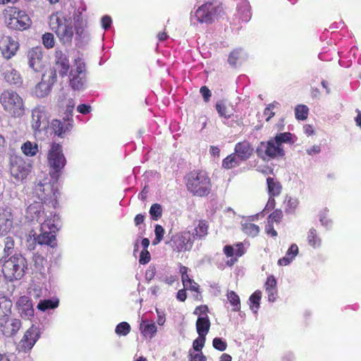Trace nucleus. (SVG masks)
Listing matches in <instances>:
<instances>
[{
  "instance_id": "f257e3e1",
  "label": "nucleus",
  "mask_w": 361,
  "mask_h": 361,
  "mask_svg": "<svg viewBox=\"0 0 361 361\" xmlns=\"http://www.w3.org/2000/svg\"><path fill=\"white\" fill-rule=\"evenodd\" d=\"M49 27L63 44L71 45L74 36L71 16L61 11H56L49 16Z\"/></svg>"
},
{
  "instance_id": "f03ea898",
  "label": "nucleus",
  "mask_w": 361,
  "mask_h": 361,
  "mask_svg": "<svg viewBox=\"0 0 361 361\" xmlns=\"http://www.w3.org/2000/svg\"><path fill=\"white\" fill-rule=\"evenodd\" d=\"M187 190L193 195L207 197L212 190V181L205 171L195 169L189 172L185 178Z\"/></svg>"
},
{
  "instance_id": "7ed1b4c3",
  "label": "nucleus",
  "mask_w": 361,
  "mask_h": 361,
  "mask_svg": "<svg viewBox=\"0 0 361 361\" xmlns=\"http://www.w3.org/2000/svg\"><path fill=\"white\" fill-rule=\"evenodd\" d=\"M225 14L221 4L206 2L199 6L193 14H191V20H196L201 24L211 25Z\"/></svg>"
},
{
  "instance_id": "20e7f679",
  "label": "nucleus",
  "mask_w": 361,
  "mask_h": 361,
  "mask_svg": "<svg viewBox=\"0 0 361 361\" xmlns=\"http://www.w3.org/2000/svg\"><path fill=\"white\" fill-rule=\"evenodd\" d=\"M0 103L4 110L12 117H21L25 114L24 101L14 90H4L0 94Z\"/></svg>"
},
{
  "instance_id": "39448f33",
  "label": "nucleus",
  "mask_w": 361,
  "mask_h": 361,
  "mask_svg": "<svg viewBox=\"0 0 361 361\" xmlns=\"http://www.w3.org/2000/svg\"><path fill=\"white\" fill-rule=\"evenodd\" d=\"M4 18L7 27L16 30H25L29 28L32 21L25 11L16 6H8L4 10Z\"/></svg>"
},
{
  "instance_id": "423d86ee",
  "label": "nucleus",
  "mask_w": 361,
  "mask_h": 361,
  "mask_svg": "<svg viewBox=\"0 0 361 361\" xmlns=\"http://www.w3.org/2000/svg\"><path fill=\"white\" fill-rule=\"evenodd\" d=\"M48 164L51 168L49 175L54 183H56L61 171L66 164V159L63 154L62 146L56 142H52L47 155Z\"/></svg>"
},
{
  "instance_id": "0eeeda50",
  "label": "nucleus",
  "mask_w": 361,
  "mask_h": 361,
  "mask_svg": "<svg viewBox=\"0 0 361 361\" xmlns=\"http://www.w3.org/2000/svg\"><path fill=\"white\" fill-rule=\"evenodd\" d=\"M26 269L25 258L20 255H14L4 261L1 271L6 279L13 281L21 279Z\"/></svg>"
},
{
  "instance_id": "6e6552de",
  "label": "nucleus",
  "mask_w": 361,
  "mask_h": 361,
  "mask_svg": "<svg viewBox=\"0 0 361 361\" xmlns=\"http://www.w3.org/2000/svg\"><path fill=\"white\" fill-rule=\"evenodd\" d=\"M86 75L85 63L80 57L75 59L74 66L69 73V85L73 90H82L85 87Z\"/></svg>"
},
{
  "instance_id": "1a4fd4ad",
  "label": "nucleus",
  "mask_w": 361,
  "mask_h": 361,
  "mask_svg": "<svg viewBox=\"0 0 361 361\" xmlns=\"http://www.w3.org/2000/svg\"><path fill=\"white\" fill-rule=\"evenodd\" d=\"M57 228L51 219H46L40 227L41 233L35 238V241L39 245H47L52 247L56 245V231Z\"/></svg>"
},
{
  "instance_id": "9d476101",
  "label": "nucleus",
  "mask_w": 361,
  "mask_h": 361,
  "mask_svg": "<svg viewBox=\"0 0 361 361\" xmlns=\"http://www.w3.org/2000/svg\"><path fill=\"white\" fill-rule=\"evenodd\" d=\"M258 157L265 159L266 158L274 159L277 157L284 156V150L270 138L267 142H261L257 148Z\"/></svg>"
},
{
  "instance_id": "9b49d317",
  "label": "nucleus",
  "mask_w": 361,
  "mask_h": 361,
  "mask_svg": "<svg viewBox=\"0 0 361 361\" xmlns=\"http://www.w3.org/2000/svg\"><path fill=\"white\" fill-rule=\"evenodd\" d=\"M194 241L190 231H183L177 233L171 237V245L176 252H186L192 249Z\"/></svg>"
},
{
  "instance_id": "f8f14e48",
  "label": "nucleus",
  "mask_w": 361,
  "mask_h": 361,
  "mask_svg": "<svg viewBox=\"0 0 361 361\" xmlns=\"http://www.w3.org/2000/svg\"><path fill=\"white\" fill-rule=\"evenodd\" d=\"M44 52L41 47H35L27 52L29 67L35 72H40L44 68Z\"/></svg>"
},
{
  "instance_id": "ddd939ff",
  "label": "nucleus",
  "mask_w": 361,
  "mask_h": 361,
  "mask_svg": "<svg viewBox=\"0 0 361 361\" xmlns=\"http://www.w3.org/2000/svg\"><path fill=\"white\" fill-rule=\"evenodd\" d=\"M54 70L53 78H56V73H59L61 78H64L70 70L69 59L61 50H56L54 52Z\"/></svg>"
},
{
  "instance_id": "4468645a",
  "label": "nucleus",
  "mask_w": 361,
  "mask_h": 361,
  "mask_svg": "<svg viewBox=\"0 0 361 361\" xmlns=\"http://www.w3.org/2000/svg\"><path fill=\"white\" fill-rule=\"evenodd\" d=\"M21 326L20 319L7 317L0 320V334L6 337H12L17 334Z\"/></svg>"
},
{
  "instance_id": "2eb2a0df",
  "label": "nucleus",
  "mask_w": 361,
  "mask_h": 361,
  "mask_svg": "<svg viewBox=\"0 0 361 361\" xmlns=\"http://www.w3.org/2000/svg\"><path fill=\"white\" fill-rule=\"evenodd\" d=\"M19 49V43L10 36H5L0 40V50L4 58L8 60L13 57Z\"/></svg>"
},
{
  "instance_id": "dca6fc26",
  "label": "nucleus",
  "mask_w": 361,
  "mask_h": 361,
  "mask_svg": "<svg viewBox=\"0 0 361 361\" xmlns=\"http://www.w3.org/2000/svg\"><path fill=\"white\" fill-rule=\"evenodd\" d=\"M224 255L227 257H231L226 262V265L232 267L238 262V258L242 257L245 252L246 250L243 243H238L234 246L227 245L223 249Z\"/></svg>"
},
{
  "instance_id": "f3484780",
  "label": "nucleus",
  "mask_w": 361,
  "mask_h": 361,
  "mask_svg": "<svg viewBox=\"0 0 361 361\" xmlns=\"http://www.w3.org/2000/svg\"><path fill=\"white\" fill-rule=\"evenodd\" d=\"M73 126V120L71 118L63 119H54L51 123V128L54 134L63 137L68 133Z\"/></svg>"
},
{
  "instance_id": "a211bd4d",
  "label": "nucleus",
  "mask_w": 361,
  "mask_h": 361,
  "mask_svg": "<svg viewBox=\"0 0 361 361\" xmlns=\"http://www.w3.org/2000/svg\"><path fill=\"white\" fill-rule=\"evenodd\" d=\"M39 338V331L33 325L29 328L25 333L23 337L20 341V348L23 351L32 349L35 343Z\"/></svg>"
},
{
  "instance_id": "6ab92c4d",
  "label": "nucleus",
  "mask_w": 361,
  "mask_h": 361,
  "mask_svg": "<svg viewBox=\"0 0 361 361\" xmlns=\"http://www.w3.org/2000/svg\"><path fill=\"white\" fill-rule=\"evenodd\" d=\"M32 166L26 163L23 159H16L12 163L11 171L13 176L17 179L23 180L27 178L31 171Z\"/></svg>"
},
{
  "instance_id": "aec40b11",
  "label": "nucleus",
  "mask_w": 361,
  "mask_h": 361,
  "mask_svg": "<svg viewBox=\"0 0 361 361\" xmlns=\"http://www.w3.org/2000/svg\"><path fill=\"white\" fill-rule=\"evenodd\" d=\"M16 307L20 317L24 319H31L34 316V308L32 300L27 296L19 298L16 302Z\"/></svg>"
},
{
  "instance_id": "412c9836",
  "label": "nucleus",
  "mask_w": 361,
  "mask_h": 361,
  "mask_svg": "<svg viewBox=\"0 0 361 361\" xmlns=\"http://www.w3.org/2000/svg\"><path fill=\"white\" fill-rule=\"evenodd\" d=\"M254 148L247 140L239 142L235 145L234 153L240 161L248 160L252 156Z\"/></svg>"
},
{
  "instance_id": "4be33fe9",
  "label": "nucleus",
  "mask_w": 361,
  "mask_h": 361,
  "mask_svg": "<svg viewBox=\"0 0 361 361\" xmlns=\"http://www.w3.org/2000/svg\"><path fill=\"white\" fill-rule=\"evenodd\" d=\"M13 227V215L9 209L0 208V235L8 234Z\"/></svg>"
},
{
  "instance_id": "5701e85b",
  "label": "nucleus",
  "mask_w": 361,
  "mask_h": 361,
  "mask_svg": "<svg viewBox=\"0 0 361 361\" xmlns=\"http://www.w3.org/2000/svg\"><path fill=\"white\" fill-rule=\"evenodd\" d=\"M265 291L267 294V298L269 302H274L278 298L277 281L273 275L267 278L264 283Z\"/></svg>"
},
{
  "instance_id": "b1692460",
  "label": "nucleus",
  "mask_w": 361,
  "mask_h": 361,
  "mask_svg": "<svg viewBox=\"0 0 361 361\" xmlns=\"http://www.w3.org/2000/svg\"><path fill=\"white\" fill-rule=\"evenodd\" d=\"M209 224L206 219H200L195 223V228L192 233L194 240H202L208 235Z\"/></svg>"
},
{
  "instance_id": "393cba45",
  "label": "nucleus",
  "mask_w": 361,
  "mask_h": 361,
  "mask_svg": "<svg viewBox=\"0 0 361 361\" xmlns=\"http://www.w3.org/2000/svg\"><path fill=\"white\" fill-rule=\"evenodd\" d=\"M48 124L44 112L39 108L35 109L32 112V127L35 130H40V128L43 126L44 128Z\"/></svg>"
},
{
  "instance_id": "a878e982",
  "label": "nucleus",
  "mask_w": 361,
  "mask_h": 361,
  "mask_svg": "<svg viewBox=\"0 0 361 361\" xmlns=\"http://www.w3.org/2000/svg\"><path fill=\"white\" fill-rule=\"evenodd\" d=\"M44 191H49V192L42 195V200H43L44 203L48 202L52 207H56L57 204L58 190L54 189L53 185L48 183L43 185V192H44Z\"/></svg>"
},
{
  "instance_id": "bb28decb",
  "label": "nucleus",
  "mask_w": 361,
  "mask_h": 361,
  "mask_svg": "<svg viewBox=\"0 0 361 361\" xmlns=\"http://www.w3.org/2000/svg\"><path fill=\"white\" fill-rule=\"evenodd\" d=\"M4 78L11 85H19L22 83V78L20 73L11 66H8L3 73Z\"/></svg>"
},
{
  "instance_id": "cd10ccee",
  "label": "nucleus",
  "mask_w": 361,
  "mask_h": 361,
  "mask_svg": "<svg viewBox=\"0 0 361 361\" xmlns=\"http://www.w3.org/2000/svg\"><path fill=\"white\" fill-rule=\"evenodd\" d=\"M210 321L207 315L199 317L196 321V329L200 336H206L210 329Z\"/></svg>"
},
{
  "instance_id": "c85d7f7f",
  "label": "nucleus",
  "mask_w": 361,
  "mask_h": 361,
  "mask_svg": "<svg viewBox=\"0 0 361 361\" xmlns=\"http://www.w3.org/2000/svg\"><path fill=\"white\" fill-rule=\"evenodd\" d=\"M220 117L230 118L234 114L235 111L232 105L227 104L224 101L218 102L215 105Z\"/></svg>"
},
{
  "instance_id": "c756f323",
  "label": "nucleus",
  "mask_w": 361,
  "mask_h": 361,
  "mask_svg": "<svg viewBox=\"0 0 361 361\" xmlns=\"http://www.w3.org/2000/svg\"><path fill=\"white\" fill-rule=\"evenodd\" d=\"M298 251V245L295 243L292 244L289 249L287 250L286 255L278 260L279 265L286 266L289 264L297 256Z\"/></svg>"
},
{
  "instance_id": "7c9ffc66",
  "label": "nucleus",
  "mask_w": 361,
  "mask_h": 361,
  "mask_svg": "<svg viewBox=\"0 0 361 361\" xmlns=\"http://www.w3.org/2000/svg\"><path fill=\"white\" fill-rule=\"evenodd\" d=\"M241 229L245 234L251 237H256L260 231L259 226L252 223L250 219L241 223Z\"/></svg>"
},
{
  "instance_id": "2f4dec72",
  "label": "nucleus",
  "mask_w": 361,
  "mask_h": 361,
  "mask_svg": "<svg viewBox=\"0 0 361 361\" xmlns=\"http://www.w3.org/2000/svg\"><path fill=\"white\" fill-rule=\"evenodd\" d=\"M267 183L269 196L276 197L281 194L282 185L279 181L276 180L274 178L268 177L267 178Z\"/></svg>"
},
{
  "instance_id": "473e14b6",
  "label": "nucleus",
  "mask_w": 361,
  "mask_h": 361,
  "mask_svg": "<svg viewBox=\"0 0 361 361\" xmlns=\"http://www.w3.org/2000/svg\"><path fill=\"white\" fill-rule=\"evenodd\" d=\"M51 85L42 80L36 85L34 89V93L37 97L44 98L51 92Z\"/></svg>"
},
{
  "instance_id": "72a5a7b5",
  "label": "nucleus",
  "mask_w": 361,
  "mask_h": 361,
  "mask_svg": "<svg viewBox=\"0 0 361 361\" xmlns=\"http://www.w3.org/2000/svg\"><path fill=\"white\" fill-rule=\"evenodd\" d=\"M140 329L145 337L149 338H153L157 331V328L154 322H152L150 323H147L145 321H142L140 324Z\"/></svg>"
},
{
  "instance_id": "f704fd0d",
  "label": "nucleus",
  "mask_w": 361,
  "mask_h": 361,
  "mask_svg": "<svg viewBox=\"0 0 361 361\" xmlns=\"http://www.w3.org/2000/svg\"><path fill=\"white\" fill-rule=\"evenodd\" d=\"M238 13L240 19L248 21L250 19V6L246 0H241L238 4Z\"/></svg>"
},
{
  "instance_id": "c9c22d12",
  "label": "nucleus",
  "mask_w": 361,
  "mask_h": 361,
  "mask_svg": "<svg viewBox=\"0 0 361 361\" xmlns=\"http://www.w3.org/2000/svg\"><path fill=\"white\" fill-rule=\"evenodd\" d=\"M20 149L23 153L27 157H34L39 152L38 145L36 142L29 140L24 142Z\"/></svg>"
},
{
  "instance_id": "e433bc0d",
  "label": "nucleus",
  "mask_w": 361,
  "mask_h": 361,
  "mask_svg": "<svg viewBox=\"0 0 361 361\" xmlns=\"http://www.w3.org/2000/svg\"><path fill=\"white\" fill-rule=\"evenodd\" d=\"M262 299V291L259 290H255L249 298V305L251 310L257 313L259 307L260 301Z\"/></svg>"
},
{
  "instance_id": "4c0bfd02",
  "label": "nucleus",
  "mask_w": 361,
  "mask_h": 361,
  "mask_svg": "<svg viewBox=\"0 0 361 361\" xmlns=\"http://www.w3.org/2000/svg\"><path fill=\"white\" fill-rule=\"evenodd\" d=\"M271 138L274 140V142L280 147H282V144L283 143L291 145L294 142L293 135L289 132L278 133L274 137Z\"/></svg>"
},
{
  "instance_id": "58836bf2",
  "label": "nucleus",
  "mask_w": 361,
  "mask_h": 361,
  "mask_svg": "<svg viewBox=\"0 0 361 361\" xmlns=\"http://www.w3.org/2000/svg\"><path fill=\"white\" fill-rule=\"evenodd\" d=\"M12 304L11 300L4 298L0 299V320L10 317Z\"/></svg>"
},
{
  "instance_id": "ea45409f",
  "label": "nucleus",
  "mask_w": 361,
  "mask_h": 361,
  "mask_svg": "<svg viewBox=\"0 0 361 361\" xmlns=\"http://www.w3.org/2000/svg\"><path fill=\"white\" fill-rule=\"evenodd\" d=\"M227 299L232 305V310L238 312L240 310V300L238 295L233 290H228L226 293Z\"/></svg>"
},
{
  "instance_id": "a19ab883",
  "label": "nucleus",
  "mask_w": 361,
  "mask_h": 361,
  "mask_svg": "<svg viewBox=\"0 0 361 361\" xmlns=\"http://www.w3.org/2000/svg\"><path fill=\"white\" fill-rule=\"evenodd\" d=\"M239 159L235 153H232L227 156L222 161V167L226 169H231L239 166Z\"/></svg>"
},
{
  "instance_id": "79ce46f5",
  "label": "nucleus",
  "mask_w": 361,
  "mask_h": 361,
  "mask_svg": "<svg viewBox=\"0 0 361 361\" xmlns=\"http://www.w3.org/2000/svg\"><path fill=\"white\" fill-rule=\"evenodd\" d=\"M59 301L58 299L56 300H42L39 302L37 307L39 310L44 312L47 310H51L56 308L59 306Z\"/></svg>"
},
{
  "instance_id": "37998d69",
  "label": "nucleus",
  "mask_w": 361,
  "mask_h": 361,
  "mask_svg": "<svg viewBox=\"0 0 361 361\" xmlns=\"http://www.w3.org/2000/svg\"><path fill=\"white\" fill-rule=\"evenodd\" d=\"M308 243L310 246L315 248L321 245L322 240L318 237L317 232L315 228H312L310 229L307 237Z\"/></svg>"
},
{
  "instance_id": "c03bdc74",
  "label": "nucleus",
  "mask_w": 361,
  "mask_h": 361,
  "mask_svg": "<svg viewBox=\"0 0 361 361\" xmlns=\"http://www.w3.org/2000/svg\"><path fill=\"white\" fill-rule=\"evenodd\" d=\"M309 114V108L305 104H298L295 108V116L298 121H305Z\"/></svg>"
},
{
  "instance_id": "a18cd8bd",
  "label": "nucleus",
  "mask_w": 361,
  "mask_h": 361,
  "mask_svg": "<svg viewBox=\"0 0 361 361\" xmlns=\"http://www.w3.org/2000/svg\"><path fill=\"white\" fill-rule=\"evenodd\" d=\"M27 212L32 215V218H36L38 220L40 213L43 212L42 204L39 202H35L28 206Z\"/></svg>"
},
{
  "instance_id": "49530a36",
  "label": "nucleus",
  "mask_w": 361,
  "mask_h": 361,
  "mask_svg": "<svg viewBox=\"0 0 361 361\" xmlns=\"http://www.w3.org/2000/svg\"><path fill=\"white\" fill-rule=\"evenodd\" d=\"M42 41L44 47L47 49H51L55 46V38L52 33L45 32L42 35Z\"/></svg>"
},
{
  "instance_id": "de8ad7c7",
  "label": "nucleus",
  "mask_w": 361,
  "mask_h": 361,
  "mask_svg": "<svg viewBox=\"0 0 361 361\" xmlns=\"http://www.w3.org/2000/svg\"><path fill=\"white\" fill-rule=\"evenodd\" d=\"M86 27V23L82 20V18L75 19L73 30L75 31V33L78 36L80 37L83 36Z\"/></svg>"
},
{
  "instance_id": "09e8293b",
  "label": "nucleus",
  "mask_w": 361,
  "mask_h": 361,
  "mask_svg": "<svg viewBox=\"0 0 361 361\" xmlns=\"http://www.w3.org/2000/svg\"><path fill=\"white\" fill-rule=\"evenodd\" d=\"M130 326L126 322H122L119 323L115 329V332L118 336H126L130 331Z\"/></svg>"
},
{
  "instance_id": "8fccbe9b",
  "label": "nucleus",
  "mask_w": 361,
  "mask_h": 361,
  "mask_svg": "<svg viewBox=\"0 0 361 361\" xmlns=\"http://www.w3.org/2000/svg\"><path fill=\"white\" fill-rule=\"evenodd\" d=\"M283 214L281 209L274 210L268 216L267 222L279 224L282 221Z\"/></svg>"
},
{
  "instance_id": "3c124183",
  "label": "nucleus",
  "mask_w": 361,
  "mask_h": 361,
  "mask_svg": "<svg viewBox=\"0 0 361 361\" xmlns=\"http://www.w3.org/2000/svg\"><path fill=\"white\" fill-rule=\"evenodd\" d=\"M149 214L153 220L157 221L162 215V209L159 204H153L149 209Z\"/></svg>"
},
{
  "instance_id": "603ef678",
  "label": "nucleus",
  "mask_w": 361,
  "mask_h": 361,
  "mask_svg": "<svg viewBox=\"0 0 361 361\" xmlns=\"http://www.w3.org/2000/svg\"><path fill=\"white\" fill-rule=\"evenodd\" d=\"M241 58V49H234L228 55V63L235 66L238 59Z\"/></svg>"
},
{
  "instance_id": "864d4df0",
  "label": "nucleus",
  "mask_w": 361,
  "mask_h": 361,
  "mask_svg": "<svg viewBox=\"0 0 361 361\" xmlns=\"http://www.w3.org/2000/svg\"><path fill=\"white\" fill-rule=\"evenodd\" d=\"M154 233H155V238L153 240V244L157 245L159 243H160L161 241V240L163 239L164 235L165 233V230L163 228V226H161V225H156L155 229H154Z\"/></svg>"
},
{
  "instance_id": "5fc2aeb1",
  "label": "nucleus",
  "mask_w": 361,
  "mask_h": 361,
  "mask_svg": "<svg viewBox=\"0 0 361 361\" xmlns=\"http://www.w3.org/2000/svg\"><path fill=\"white\" fill-rule=\"evenodd\" d=\"M279 103H271L268 104V106L264 110V115L267 116L266 121H269L271 118H273L275 115V112L274 111V109L278 105Z\"/></svg>"
},
{
  "instance_id": "6e6d98bb",
  "label": "nucleus",
  "mask_w": 361,
  "mask_h": 361,
  "mask_svg": "<svg viewBox=\"0 0 361 361\" xmlns=\"http://www.w3.org/2000/svg\"><path fill=\"white\" fill-rule=\"evenodd\" d=\"M213 347L219 350L224 351L227 348V343L221 338H214L212 341Z\"/></svg>"
},
{
  "instance_id": "4d7b16f0",
  "label": "nucleus",
  "mask_w": 361,
  "mask_h": 361,
  "mask_svg": "<svg viewBox=\"0 0 361 361\" xmlns=\"http://www.w3.org/2000/svg\"><path fill=\"white\" fill-rule=\"evenodd\" d=\"M180 274H181V281L183 286H187L188 282H190V276L188 274V268L185 266L180 265Z\"/></svg>"
},
{
  "instance_id": "13d9d810",
  "label": "nucleus",
  "mask_w": 361,
  "mask_h": 361,
  "mask_svg": "<svg viewBox=\"0 0 361 361\" xmlns=\"http://www.w3.org/2000/svg\"><path fill=\"white\" fill-rule=\"evenodd\" d=\"M206 340V336H198L197 338H196L193 343H192V347L195 351L201 352L202 348L204 345Z\"/></svg>"
},
{
  "instance_id": "bf43d9fd",
  "label": "nucleus",
  "mask_w": 361,
  "mask_h": 361,
  "mask_svg": "<svg viewBox=\"0 0 361 361\" xmlns=\"http://www.w3.org/2000/svg\"><path fill=\"white\" fill-rule=\"evenodd\" d=\"M298 202L296 200L290 197L286 203L285 212L286 213H293L297 208Z\"/></svg>"
},
{
  "instance_id": "052dcab7",
  "label": "nucleus",
  "mask_w": 361,
  "mask_h": 361,
  "mask_svg": "<svg viewBox=\"0 0 361 361\" xmlns=\"http://www.w3.org/2000/svg\"><path fill=\"white\" fill-rule=\"evenodd\" d=\"M151 259V256L147 250H143L140 255L139 262L141 264H147Z\"/></svg>"
},
{
  "instance_id": "680f3d73",
  "label": "nucleus",
  "mask_w": 361,
  "mask_h": 361,
  "mask_svg": "<svg viewBox=\"0 0 361 361\" xmlns=\"http://www.w3.org/2000/svg\"><path fill=\"white\" fill-rule=\"evenodd\" d=\"M200 93L202 95L204 101L205 102H208L209 101V99H210L211 96H212V93H211V91L209 90V89L207 86H202L200 88Z\"/></svg>"
},
{
  "instance_id": "e2e57ef3",
  "label": "nucleus",
  "mask_w": 361,
  "mask_h": 361,
  "mask_svg": "<svg viewBox=\"0 0 361 361\" xmlns=\"http://www.w3.org/2000/svg\"><path fill=\"white\" fill-rule=\"evenodd\" d=\"M208 311H209L208 307L205 305H202L197 306L195 309L193 314H196V315L204 314L206 316V315H207V314Z\"/></svg>"
},
{
  "instance_id": "0e129e2a",
  "label": "nucleus",
  "mask_w": 361,
  "mask_h": 361,
  "mask_svg": "<svg viewBox=\"0 0 361 361\" xmlns=\"http://www.w3.org/2000/svg\"><path fill=\"white\" fill-rule=\"evenodd\" d=\"M265 232L267 235L271 237H276L278 233L274 228V224L271 222H267V225L265 227Z\"/></svg>"
},
{
  "instance_id": "69168bd1",
  "label": "nucleus",
  "mask_w": 361,
  "mask_h": 361,
  "mask_svg": "<svg viewBox=\"0 0 361 361\" xmlns=\"http://www.w3.org/2000/svg\"><path fill=\"white\" fill-rule=\"evenodd\" d=\"M92 107L89 104H82L78 106L77 111L82 114H87L91 111Z\"/></svg>"
},
{
  "instance_id": "338daca9",
  "label": "nucleus",
  "mask_w": 361,
  "mask_h": 361,
  "mask_svg": "<svg viewBox=\"0 0 361 361\" xmlns=\"http://www.w3.org/2000/svg\"><path fill=\"white\" fill-rule=\"evenodd\" d=\"M199 285L192 279H190V282H188L187 286H184L185 289L195 291V292H199L200 288Z\"/></svg>"
},
{
  "instance_id": "774afa93",
  "label": "nucleus",
  "mask_w": 361,
  "mask_h": 361,
  "mask_svg": "<svg viewBox=\"0 0 361 361\" xmlns=\"http://www.w3.org/2000/svg\"><path fill=\"white\" fill-rule=\"evenodd\" d=\"M190 361H207V357L201 351L200 353L190 355Z\"/></svg>"
}]
</instances>
